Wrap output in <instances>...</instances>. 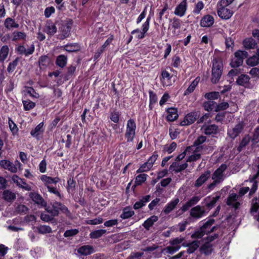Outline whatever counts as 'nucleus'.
Wrapping results in <instances>:
<instances>
[{"label": "nucleus", "mask_w": 259, "mask_h": 259, "mask_svg": "<svg viewBox=\"0 0 259 259\" xmlns=\"http://www.w3.org/2000/svg\"><path fill=\"white\" fill-rule=\"evenodd\" d=\"M58 26L59 34L57 38L60 40H64L68 37L71 34L73 21L72 19L67 18L56 22Z\"/></svg>", "instance_id": "nucleus-1"}, {"label": "nucleus", "mask_w": 259, "mask_h": 259, "mask_svg": "<svg viewBox=\"0 0 259 259\" xmlns=\"http://www.w3.org/2000/svg\"><path fill=\"white\" fill-rule=\"evenodd\" d=\"M212 66L211 69V82L213 84L218 83L222 75L223 63L222 59L220 57H214L212 60Z\"/></svg>", "instance_id": "nucleus-2"}, {"label": "nucleus", "mask_w": 259, "mask_h": 259, "mask_svg": "<svg viewBox=\"0 0 259 259\" xmlns=\"http://www.w3.org/2000/svg\"><path fill=\"white\" fill-rule=\"evenodd\" d=\"M184 240V238L181 237L171 239L169 242L170 245L165 247L163 251L171 254H174L181 248Z\"/></svg>", "instance_id": "nucleus-3"}, {"label": "nucleus", "mask_w": 259, "mask_h": 259, "mask_svg": "<svg viewBox=\"0 0 259 259\" xmlns=\"http://www.w3.org/2000/svg\"><path fill=\"white\" fill-rule=\"evenodd\" d=\"M46 210L53 217H57L61 211L64 213L69 212L68 208L61 202L55 201L51 205L47 206Z\"/></svg>", "instance_id": "nucleus-4"}, {"label": "nucleus", "mask_w": 259, "mask_h": 259, "mask_svg": "<svg viewBox=\"0 0 259 259\" xmlns=\"http://www.w3.org/2000/svg\"><path fill=\"white\" fill-rule=\"evenodd\" d=\"M248 54L246 51L238 50L234 53V57L232 58L230 65L232 68H237L243 64L244 58L248 57Z\"/></svg>", "instance_id": "nucleus-5"}, {"label": "nucleus", "mask_w": 259, "mask_h": 259, "mask_svg": "<svg viewBox=\"0 0 259 259\" xmlns=\"http://www.w3.org/2000/svg\"><path fill=\"white\" fill-rule=\"evenodd\" d=\"M17 164L18 165L19 167L20 168L22 164L18 160L15 161V165L9 160L3 159L0 161V166L2 168L7 169L13 173H16L17 171Z\"/></svg>", "instance_id": "nucleus-6"}, {"label": "nucleus", "mask_w": 259, "mask_h": 259, "mask_svg": "<svg viewBox=\"0 0 259 259\" xmlns=\"http://www.w3.org/2000/svg\"><path fill=\"white\" fill-rule=\"evenodd\" d=\"M198 116L199 115L196 111L189 112L185 115L184 119L180 122V125L181 126L191 125L195 122Z\"/></svg>", "instance_id": "nucleus-7"}, {"label": "nucleus", "mask_w": 259, "mask_h": 259, "mask_svg": "<svg viewBox=\"0 0 259 259\" xmlns=\"http://www.w3.org/2000/svg\"><path fill=\"white\" fill-rule=\"evenodd\" d=\"M45 132L44 123L41 122L30 131V135L36 140L42 139Z\"/></svg>", "instance_id": "nucleus-8"}, {"label": "nucleus", "mask_w": 259, "mask_h": 259, "mask_svg": "<svg viewBox=\"0 0 259 259\" xmlns=\"http://www.w3.org/2000/svg\"><path fill=\"white\" fill-rule=\"evenodd\" d=\"M218 7L217 13L221 19L228 20L233 15V12L230 9L227 8V6H218Z\"/></svg>", "instance_id": "nucleus-9"}, {"label": "nucleus", "mask_w": 259, "mask_h": 259, "mask_svg": "<svg viewBox=\"0 0 259 259\" xmlns=\"http://www.w3.org/2000/svg\"><path fill=\"white\" fill-rule=\"evenodd\" d=\"M244 127V125L242 122H238L232 130L228 131L229 137L233 140L235 139L242 132Z\"/></svg>", "instance_id": "nucleus-10"}, {"label": "nucleus", "mask_w": 259, "mask_h": 259, "mask_svg": "<svg viewBox=\"0 0 259 259\" xmlns=\"http://www.w3.org/2000/svg\"><path fill=\"white\" fill-rule=\"evenodd\" d=\"M187 0H183L175 8L174 13L179 17L184 16L187 9Z\"/></svg>", "instance_id": "nucleus-11"}, {"label": "nucleus", "mask_w": 259, "mask_h": 259, "mask_svg": "<svg viewBox=\"0 0 259 259\" xmlns=\"http://www.w3.org/2000/svg\"><path fill=\"white\" fill-rule=\"evenodd\" d=\"M172 77V75L166 70H162L159 78L163 86L171 85Z\"/></svg>", "instance_id": "nucleus-12"}, {"label": "nucleus", "mask_w": 259, "mask_h": 259, "mask_svg": "<svg viewBox=\"0 0 259 259\" xmlns=\"http://www.w3.org/2000/svg\"><path fill=\"white\" fill-rule=\"evenodd\" d=\"M214 22L213 17L209 14L205 15L202 17L200 21V25L202 27H210Z\"/></svg>", "instance_id": "nucleus-13"}, {"label": "nucleus", "mask_w": 259, "mask_h": 259, "mask_svg": "<svg viewBox=\"0 0 259 259\" xmlns=\"http://www.w3.org/2000/svg\"><path fill=\"white\" fill-rule=\"evenodd\" d=\"M167 116L166 119L167 121L172 122L176 120L178 117V109L175 107L168 108L166 110Z\"/></svg>", "instance_id": "nucleus-14"}, {"label": "nucleus", "mask_w": 259, "mask_h": 259, "mask_svg": "<svg viewBox=\"0 0 259 259\" xmlns=\"http://www.w3.org/2000/svg\"><path fill=\"white\" fill-rule=\"evenodd\" d=\"M40 180L47 188V186H50L52 184H56L60 181V179L58 177L53 178L46 175H41Z\"/></svg>", "instance_id": "nucleus-15"}, {"label": "nucleus", "mask_w": 259, "mask_h": 259, "mask_svg": "<svg viewBox=\"0 0 259 259\" xmlns=\"http://www.w3.org/2000/svg\"><path fill=\"white\" fill-rule=\"evenodd\" d=\"M210 176V171L208 170L205 171L195 181L194 186L197 188L200 187L209 179Z\"/></svg>", "instance_id": "nucleus-16"}, {"label": "nucleus", "mask_w": 259, "mask_h": 259, "mask_svg": "<svg viewBox=\"0 0 259 259\" xmlns=\"http://www.w3.org/2000/svg\"><path fill=\"white\" fill-rule=\"evenodd\" d=\"M95 251L93 246L84 245L77 249V252L81 255L87 256L93 253Z\"/></svg>", "instance_id": "nucleus-17"}, {"label": "nucleus", "mask_w": 259, "mask_h": 259, "mask_svg": "<svg viewBox=\"0 0 259 259\" xmlns=\"http://www.w3.org/2000/svg\"><path fill=\"white\" fill-rule=\"evenodd\" d=\"M180 200L178 198H176L172 200L169 202L164 207L163 209V212L165 214H169L172 210H173L178 204Z\"/></svg>", "instance_id": "nucleus-18"}, {"label": "nucleus", "mask_w": 259, "mask_h": 259, "mask_svg": "<svg viewBox=\"0 0 259 259\" xmlns=\"http://www.w3.org/2000/svg\"><path fill=\"white\" fill-rule=\"evenodd\" d=\"M203 133L206 135H217L219 133V127L215 124H209L203 126Z\"/></svg>", "instance_id": "nucleus-19"}, {"label": "nucleus", "mask_w": 259, "mask_h": 259, "mask_svg": "<svg viewBox=\"0 0 259 259\" xmlns=\"http://www.w3.org/2000/svg\"><path fill=\"white\" fill-rule=\"evenodd\" d=\"M29 196L35 203L40 205L41 206H46L47 203L40 194L35 192H31Z\"/></svg>", "instance_id": "nucleus-20"}, {"label": "nucleus", "mask_w": 259, "mask_h": 259, "mask_svg": "<svg viewBox=\"0 0 259 259\" xmlns=\"http://www.w3.org/2000/svg\"><path fill=\"white\" fill-rule=\"evenodd\" d=\"M204 213L205 210L202 209L200 205H197L191 209L190 215L193 218L198 219L201 218Z\"/></svg>", "instance_id": "nucleus-21"}, {"label": "nucleus", "mask_w": 259, "mask_h": 259, "mask_svg": "<svg viewBox=\"0 0 259 259\" xmlns=\"http://www.w3.org/2000/svg\"><path fill=\"white\" fill-rule=\"evenodd\" d=\"M250 79V77L248 75L241 74L238 77L236 83L239 85L246 88L249 85Z\"/></svg>", "instance_id": "nucleus-22"}, {"label": "nucleus", "mask_w": 259, "mask_h": 259, "mask_svg": "<svg viewBox=\"0 0 259 259\" xmlns=\"http://www.w3.org/2000/svg\"><path fill=\"white\" fill-rule=\"evenodd\" d=\"M149 30L142 26V30L139 28L135 29L132 31V34H136L135 38L138 39H142L146 36V33Z\"/></svg>", "instance_id": "nucleus-23"}, {"label": "nucleus", "mask_w": 259, "mask_h": 259, "mask_svg": "<svg viewBox=\"0 0 259 259\" xmlns=\"http://www.w3.org/2000/svg\"><path fill=\"white\" fill-rule=\"evenodd\" d=\"M64 50L71 53L76 52L80 50V46L78 43H68L64 46Z\"/></svg>", "instance_id": "nucleus-24"}, {"label": "nucleus", "mask_w": 259, "mask_h": 259, "mask_svg": "<svg viewBox=\"0 0 259 259\" xmlns=\"http://www.w3.org/2000/svg\"><path fill=\"white\" fill-rule=\"evenodd\" d=\"M200 77L198 76L196 77V78L191 83L188 88L185 91L184 95L188 96L193 93L196 87L198 85Z\"/></svg>", "instance_id": "nucleus-25"}, {"label": "nucleus", "mask_w": 259, "mask_h": 259, "mask_svg": "<svg viewBox=\"0 0 259 259\" xmlns=\"http://www.w3.org/2000/svg\"><path fill=\"white\" fill-rule=\"evenodd\" d=\"M135 214V211L133 210L130 206H126L123 208L120 218L123 220L129 219Z\"/></svg>", "instance_id": "nucleus-26"}, {"label": "nucleus", "mask_w": 259, "mask_h": 259, "mask_svg": "<svg viewBox=\"0 0 259 259\" xmlns=\"http://www.w3.org/2000/svg\"><path fill=\"white\" fill-rule=\"evenodd\" d=\"M243 45L246 49L249 50L255 48L257 46V43L254 39L249 37L245 38L243 41Z\"/></svg>", "instance_id": "nucleus-27"}, {"label": "nucleus", "mask_w": 259, "mask_h": 259, "mask_svg": "<svg viewBox=\"0 0 259 259\" xmlns=\"http://www.w3.org/2000/svg\"><path fill=\"white\" fill-rule=\"evenodd\" d=\"M136 123L134 119L130 118L127 121L126 130L124 134H128L130 132H136Z\"/></svg>", "instance_id": "nucleus-28"}, {"label": "nucleus", "mask_w": 259, "mask_h": 259, "mask_svg": "<svg viewBox=\"0 0 259 259\" xmlns=\"http://www.w3.org/2000/svg\"><path fill=\"white\" fill-rule=\"evenodd\" d=\"M57 31V28L55 24L50 21H48L46 26V32L50 36L54 35Z\"/></svg>", "instance_id": "nucleus-29"}, {"label": "nucleus", "mask_w": 259, "mask_h": 259, "mask_svg": "<svg viewBox=\"0 0 259 259\" xmlns=\"http://www.w3.org/2000/svg\"><path fill=\"white\" fill-rule=\"evenodd\" d=\"M183 246H188L187 252L189 254L194 252L199 246V242L197 240L193 241L191 242L185 244L183 243Z\"/></svg>", "instance_id": "nucleus-30"}, {"label": "nucleus", "mask_w": 259, "mask_h": 259, "mask_svg": "<svg viewBox=\"0 0 259 259\" xmlns=\"http://www.w3.org/2000/svg\"><path fill=\"white\" fill-rule=\"evenodd\" d=\"M51 60L47 55L41 56L39 58L38 63L41 69L46 68L50 64Z\"/></svg>", "instance_id": "nucleus-31"}, {"label": "nucleus", "mask_w": 259, "mask_h": 259, "mask_svg": "<svg viewBox=\"0 0 259 259\" xmlns=\"http://www.w3.org/2000/svg\"><path fill=\"white\" fill-rule=\"evenodd\" d=\"M67 57L64 55H60L56 58L55 63L61 68H63L67 64Z\"/></svg>", "instance_id": "nucleus-32"}, {"label": "nucleus", "mask_w": 259, "mask_h": 259, "mask_svg": "<svg viewBox=\"0 0 259 259\" xmlns=\"http://www.w3.org/2000/svg\"><path fill=\"white\" fill-rule=\"evenodd\" d=\"M158 220V218L157 216L153 215L148 218L145 222H144L143 226L145 229L147 230H149L150 228L152 227L154 223L157 222Z\"/></svg>", "instance_id": "nucleus-33"}, {"label": "nucleus", "mask_w": 259, "mask_h": 259, "mask_svg": "<svg viewBox=\"0 0 259 259\" xmlns=\"http://www.w3.org/2000/svg\"><path fill=\"white\" fill-rule=\"evenodd\" d=\"M148 93L149 95V110H152L154 108V105L157 102L158 97L156 94L152 90H149Z\"/></svg>", "instance_id": "nucleus-34"}, {"label": "nucleus", "mask_w": 259, "mask_h": 259, "mask_svg": "<svg viewBox=\"0 0 259 259\" xmlns=\"http://www.w3.org/2000/svg\"><path fill=\"white\" fill-rule=\"evenodd\" d=\"M148 177V176L145 174H141L137 176L135 178V184L132 188L135 189L136 186L141 185L147 180Z\"/></svg>", "instance_id": "nucleus-35"}, {"label": "nucleus", "mask_w": 259, "mask_h": 259, "mask_svg": "<svg viewBox=\"0 0 259 259\" xmlns=\"http://www.w3.org/2000/svg\"><path fill=\"white\" fill-rule=\"evenodd\" d=\"M76 182L72 176H70L67 180V185L66 187L67 191L68 193H72L75 190Z\"/></svg>", "instance_id": "nucleus-36"}, {"label": "nucleus", "mask_w": 259, "mask_h": 259, "mask_svg": "<svg viewBox=\"0 0 259 259\" xmlns=\"http://www.w3.org/2000/svg\"><path fill=\"white\" fill-rule=\"evenodd\" d=\"M200 251L206 255L210 254L213 250L212 245L208 242H205L200 247Z\"/></svg>", "instance_id": "nucleus-37"}, {"label": "nucleus", "mask_w": 259, "mask_h": 259, "mask_svg": "<svg viewBox=\"0 0 259 259\" xmlns=\"http://www.w3.org/2000/svg\"><path fill=\"white\" fill-rule=\"evenodd\" d=\"M171 21V20H170ZM172 22L171 24L172 27L174 29V30L172 31V34L174 35H178L180 33V31L178 32H176V29H180L181 27V20L178 18L174 17L172 20Z\"/></svg>", "instance_id": "nucleus-38"}, {"label": "nucleus", "mask_w": 259, "mask_h": 259, "mask_svg": "<svg viewBox=\"0 0 259 259\" xmlns=\"http://www.w3.org/2000/svg\"><path fill=\"white\" fill-rule=\"evenodd\" d=\"M216 102L214 101H207L203 102L202 107L204 110L207 112H211L215 108Z\"/></svg>", "instance_id": "nucleus-39"}, {"label": "nucleus", "mask_w": 259, "mask_h": 259, "mask_svg": "<svg viewBox=\"0 0 259 259\" xmlns=\"http://www.w3.org/2000/svg\"><path fill=\"white\" fill-rule=\"evenodd\" d=\"M3 198L6 201L11 202L16 198V195L10 190H5L3 194Z\"/></svg>", "instance_id": "nucleus-40"}, {"label": "nucleus", "mask_w": 259, "mask_h": 259, "mask_svg": "<svg viewBox=\"0 0 259 259\" xmlns=\"http://www.w3.org/2000/svg\"><path fill=\"white\" fill-rule=\"evenodd\" d=\"M250 141V137L249 135H245L241 140L239 146L237 147V151L240 152L243 148L246 146Z\"/></svg>", "instance_id": "nucleus-41"}, {"label": "nucleus", "mask_w": 259, "mask_h": 259, "mask_svg": "<svg viewBox=\"0 0 259 259\" xmlns=\"http://www.w3.org/2000/svg\"><path fill=\"white\" fill-rule=\"evenodd\" d=\"M120 115V112L115 109L110 112L109 118L114 123H117L119 122Z\"/></svg>", "instance_id": "nucleus-42"}, {"label": "nucleus", "mask_w": 259, "mask_h": 259, "mask_svg": "<svg viewBox=\"0 0 259 259\" xmlns=\"http://www.w3.org/2000/svg\"><path fill=\"white\" fill-rule=\"evenodd\" d=\"M4 25L6 28L10 29L13 28L19 27V24L15 22V20L11 18H7L4 22Z\"/></svg>", "instance_id": "nucleus-43"}, {"label": "nucleus", "mask_w": 259, "mask_h": 259, "mask_svg": "<svg viewBox=\"0 0 259 259\" xmlns=\"http://www.w3.org/2000/svg\"><path fill=\"white\" fill-rule=\"evenodd\" d=\"M220 93L219 92L213 91L205 93L204 97L208 101H214L217 100L220 97Z\"/></svg>", "instance_id": "nucleus-44"}, {"label": "nucleus", "mask_w": 259, "mask_h": 259, "mask_svg": "<svg viewBox=\"0 0 259 259\" xmlns=\"http://www.w3.org/2000/svg\"><path fill=\"white\" fill-rule=\"evenodd\" d=\"M9 49L8 46H3L0 50V62H3L7 58Z\"/></svg>", "instance_id": "nucleus-45"}, {"label": "nucleus", "mask_w": 259, "mask_h": 259, "mask_svg": "<svg viewBox=\"0 0 259 259\" xmlns=\"http://www.w3.org/2000/svg\"><path fill=\"white\" fill-rule=\"evenodd\" d=\"M229 107V104L228 102H223L218 104L216 102L215 107L213 111L215 112L223 111L227 109Z\"/></svg>", "instance_id": "nucleus-46"}, {"label": "nucleus", "mask_w": 259, "mask_h": 259, "mask_svg": "<svg viewBox=\"0 0 259 259\" xmlns=\"http://www.w3.org/2000/svg\"><path fill=\"white\" fill-rule=\"evenodd\" d=\"M246 63L248 66H255L259 64V57L257 55H253L247 58L246 60Z\"/></svg>", "instance_id": "nucleus-47"}, {"label": "nucleus", "mask_w": 259, "mask_h": 259, "mask_svg": "<svg viewBox=\"0 0 259 259\" xmlns=\"http://www.w3.org/2000/svg\"><path fill=\"white\" fill-rule=\"evenodd\" d=\"M106 233V230L104 229H100L92 231L90 234V237L92 239H97L102 236Z\"/></svg>", "instance_id": "nucleus-48"}, {"label": "nucleus", "mask_w": 259, "mask_h": 259, "mask_svg": "<svg viewBox=\"0 0 259 259\" xmlns=\"http://www.w3.org/2000/svg\"><path fill=\"white\" fill-rule=\"evenodd\" d=\"M23 109L25 111H28L34 108L36 105L35 103L30 100H23Z\"/></svg>", "instance_id": "nucleus-49"}, {"label": "nucleus", "mask_w": 259, "mask_h": 259, "mask_svg": "<svg viewBox=\"0 0 259 259\" xmlns=\"http://www.w3.org/2000/svg\"><path fill=\"white\" fill-rule=\"evenodd\" d=\"M259 209V199L253 198L252 199L251 206L250 208L251 213H256Z\"/></svg>", "instance_id": "nucleus-50"}, {"label": "nucleus", "mask_w": 259, "mask_h": 259, "mask_svg": "<svg viewBox=\"0 0 259 259\" xmlns=\"http://www.w3.org/2000/svg\"><path fill=\"white\" fill-rule=\"evenodd\" d=\"M205 234L206 230L200 227L199 230L195 231V232L191 235V238L200 239Z\"/></svg>", "instance_id": "nucleus-51"}, {"label": "nucleus", "mask_w": 259, "mask_h": 259, "mask_svg": "<svg viewBox=\"0 0 259 259\" xmlns=\"http://www.w3.org/2000/svg\"><path fill=\"white\" fill-rule=\"evenodd\" d=\"M9 126L13 136L17 135L18 133V128L16 124L11 118H9Z\"/></svg>", "instance_id": "nucleus-52"}, {"label": "nucleus", "mask_w": 259, "mask_h": 259, "mask_svg": "<svg viewBox=\"0 0 259 259\" xmlns=\"http://www.w3.org/2000/svg\"><path fill=\"white\" fill-rule=\"evenodd\" d=\"M28 208L23 204L18 205L15 209L16 212L20 214H25L28 212Z\"/></svg>", "instance_id": "nucleus-53"}, {"label": "nucleus", "mask_w": 259, "mask_h": 259, "mask_svg": "<svg viewBox=\"0 0 259 259\" xmlns=\"http://www.w3.org/2000/svg\"><path fill=\"white\" fill-rule=\"evenodd\" d=\"M152 166L150 165L149 163L146 161V162L142 164L139 169L136 171L137 174L142 173L144 172H147L152 168Z\"/></svg>", "instance_id": "nucleus-54"}, {"label": "nucleus", "mask_w": 259, "mask_h": 259, "mask_svg": "<svg viewBox=\"0 0 259 259\" xmlns=\"http://www.w3.org/2000/svg\"><path fill=\"white\" fill-rule=\"evenodd\" d=\"M38 232L42 234L51 233L52 228L49 226L40 225L37 228Z\"/></svg>", "instance_id": "nucleus-55"}, {"label": "nucleus", "mask_w": 259, "mask_h": 259, "mask_svg": "<svg viewBox=\"0 0 259 259\" xmlns=\"http://www.w3.org/2000/svg\"><path fill=\"white\" fill-rule=\"evenodd\" d=\"M13 40L16 41L18 39L24 40L26 38V35L23 32L15 31L13 33Z\"/></svg>", "instance_id": "nucleus-56"}, {"label": "nucleus", "mask_w": 259, "mask_h": 259, "mask_svg": "<svg viewBox=\"0 0 259 259\" xmlns=\"http://www.w3.org/2000/svg\"><path fill=\"white\" fill-rule=\"evenodd\" d=\"M177 143L175 142H172L169 146L167 145H165L163 148V151L167 152L168 154L171 153L175 150L177 148Z\"/></svg>", "instance_id": "nucleus-57"}, {"label": "nucleus", "mask_w": 259, "mask_h": 259, "mask_svg": "<svg viewBox=\"0 0 259 259\" xmlns=\"http://www.w3.org/2000/svg\"><path fill=\"white\" fill-rule=\"evenodd\" d=\"M18 61H19V58H16L12 62H11L9 63L8 66L7 67V71L9 72H12L14 71L16 66L18 65Z\"/></svg>", "instance_id": "nucleus-58"}, {"label": "nucleus", "mask_w": 259, "mask_h": 259, "mask_svg": "<svg viewBox=\"0 0 259 259\" xmlns=\"http://www.w3.org/2000/svg\"><path fill=\"white\" fill-rule=\"evenodd\" d=\"M201 157V154L200 153H193L191 155H190L186 160V162H191L196 161L197 160L200 159Z\"/></svg>", "instance_id": "nucleus-59"}, {"label": "nucleus", "mask_w": 259, "mask_h": 259, "mask_svg": "<svg viewBox=\"0 0 259 259\" xmlns=\"http://www.w3.org/2000/svg\"><path fill=\"white\" fill-rule=\"evenodd\" d=\"M181 62L180 57L175 55L172 58L171 66L176 68H178L180 67Z\"/></svg>", "instance_id": "nucleus-60"}, {"label": "nucleus", "mask_w": 259, "mask_h": 259, "mask_svg": "<svg viewBox=\"0 0 259 259\" xmlns=\"http://www.w3.org/2000/svg\"><path fill=\"white\" fill-rule=\"evenodd\" d=\"M136 132H130V133L124 134V137L126 143H131L134 142V139L136 137Z\"/></svg>", "instance_id": "nucleus-61"}, {"label": "nucleus", "mask_w": 259, "mask_h": 259, "mask_svg": "<svg viewBox=\"0 0 259 259\" xmlns=\"http://www.w3.org/2000/svg\"><path fill=\"white\" fill-rule=\"evenodd\" d=\"M220 196L217 195L213 197L209 202H207L205 205L208 208H212L215 204L216 202L219 200Z\"/></svg>", "instance_id": "nucleus-62"}, {"label": "nucleus", "mask_w": 259, "mask_h": 259, "mask_svg": "<svg viewBox=\"0 0 259 259\" xmlns=\"http://www.w3.org/2000/svg\"><path fill=\"white\" fill-rule=\"evenodd\" d=\"M204 8V4L202 1H199L196 4L194 9L193 11L194 14H199Z\"/></svg>", "instance_id": "nucleus-63"}, {"label": "nucleus", "mask_w": 259, "mask_h": 259, "mask_svg": "<svg viewBox=\"0 0 259 259\" xmlns=\"http://www.w3.org/2000/svg\"><path fill=\"white\" fill-rule=\"evenodd\" d=\"M78 232L79 231L77 229L67 230L64 233V236L65 237H72L77 234Z\"/></svg>", "instance_id": "nucleus-64"}]
</instances>
